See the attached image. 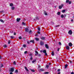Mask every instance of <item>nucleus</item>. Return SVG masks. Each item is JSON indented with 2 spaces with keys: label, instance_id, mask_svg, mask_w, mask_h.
I'll list each match as a JSON object with an SVG mask.
<instances>
[{
  "label": "nucleus",
  "instance_id": "43",
  "mask_svg": "<svg viewBox=\"0 0 74 74\" xmlns=\"http://www.w3.org/2000/svg\"><path fill=\"white\" fill-rule=\"evenodd\" d=\"M32 55H33V54L31 53L29 54V56H32Z\"/></svg>",
  "mask_w": 74,
  "mask_h": 74
},
{
  "label": "nucleus",
  "instance_id": "32",
  "mask_svg": "<svg viewBox=\"0 0 74 74\" xmlns=\"http://www.w3.org/2000/svg\"><path fill=\"white\" fill-rule=\"evenodd\" d=\"M3 12H4V11H0V13H3Z\"/></svg>",
  "mask_w": 74,
  "mask_h": 74
},
{
  "label": "nucleus",
  "instance_id": "31",
  "mask_svg": "<svg viewBox=\"0 0 74 74\" xmlns=\"http://www.w3.org/2000/svg\"><path fill=\"white\" fill-rule=\"evenodd\" d=\"M62 12H63V13H64V12L65 11V10H62Z\"/></svg>",
  "mask_w": 74,
  "mask_h": 74
},
{
  "label": "nucleus",
  "instance_id": "3",
  "mask_svg": "<svg viewBox=\"0 0 74 74\" xmlns=\"http://www.w3.org/2000/svg\"><path fill=\"white\" fill-rule=\"evenodd\" d=\"M72 33L73 32H72V31H71V30L69 31L68 32L69 34H70V35H71V34H72Z\"/></svg>",
  "mask_w": 74,
  "mask_h": 74
},
{
  "label": "nucleus",
  "instance_id": "44",
  "mask_svg": "<svg viewBox=\"0 0 74 74\" xmlns=\"http://www.w3.org/2000/svg\"><path fill=\"white\" fill-rule=\"evenodd\" d=\"M60 71V69H59L58 70V71L59 72Z\"/></svg>",
  "mask_w": 74,
  "mask_h": 74
},
{
  "label": "nucleus",
  "instance_id": "38",
  "mask_svg": "<svg viewBox=\"0 0 74 74\" xmlns=\"http://www.w3.org/2000/svg\"><path fill=\"white\" fill-rule=\"evenodd\" d=\"M10 38H14V36H10Z\"/></svg>",
  "mask_w": 74,
  "mask_h": 74
},
{
  "label": "nucleus",
  "instance_id": "55",
  "mask_svg": "<svg viewBox=\"0 0 74 74\" xmlns=\"http://www.w3.org/2000/svg\"><path fill=\"white\" fill-rule=\"evenodd\" d=\"M27 43L28 44H30V42H27Z\"/></svg>",
  "mask_w": 74,
  "mask_h": 74
},
{
  "label": "nucleus",
  "instance_id": "23",
  "mask_svg": "<svg viewBox=\"0 0 74 74\" xmlns=\"http://www.w3.org/2000/svg\"><path fill=\"white\" fill-rule=\"evenodd\" d=\"M13 64H14V65H16V62H15V61H14V62Z\"/></svg>",
  "mask_w": 74,
  "mask_h": 74
},
{
  "label": "nucleus",
  "instance_id": "37",
  "mask_svg": "<svg viewBox=\"0 0 74 74\" xmlns=\"http://www.w3.org/2000/svg\"><path fill=\"white\" fill-rule=\"evenodd\" d=\"M66 14H64V18H65V17H66Z\"/></svg>",
  "mask_w": 74,
  "mask_h": 74
},
{
  "label": "nucleus",
  "instance_id": "5",
  "mask_svg": "<svg viewBox=\"0 0 74 74\" xmlns=\"http://www.w3.org/2000/svg\"><path fill=\"white\" fill-rule=\"evenodd\" d=\"M72 45H73V44L71 42H70L69 43V46H70V47H72Z\"/></svg>",
  "mask_w": 74,
  "mask_h": 74
},
{
  "label": "nucleus",
  "instance_id": "18",
  "mask_svg": "<svg viewBox=\"0 0 74 74\" xmlns=\"http://www.w3.org/2000/svg\"><path fill=\"white\" fill-rule=\"evenodd\" d=\"M57 14L58 15H60V12H58Z\"/></svg>",
  "mask_w": 74,
  "mask_h": 74
},
{
  "label": "nucleus",
  "instance_id": "21",
  "mask_svg": "<svg viewBox=\"0 0 74 74\" xmlns=\"http://www.w3.org/2000/svg\"><path fill=\"white\" fill-rule=\"evenodd\" d=\"M46 67L47 68V69H48V67H49V65H46Z\"/></svg>",
  "mask_w": 74,
  "mask_h": 74
},
{
  "label": "nucleus",
  "instance_id": "2",
  "mask_svg": "<svg viewBox=\"0 0 74 74\" xmlns=\"http://www.w3.org/2000/svg\"><path fill=\"white\" fill-rule=\"evenodd\" d=\"M14 71V68H11L10 70V72H13Z\"/></svg>",
  "mask_w": 74,
  "mask_h": 74
},
{
  "label": "nucleus",
  "instance_id": "15",
  "mask_svg": "<svg viewBox=\"0 0 74 74\" xmlns=\"http://www.w3.org/2000/svg\"><path fill=\"white\" fill-rule=\"evenodd\" d=\"M25 68L26 71H29V70L28 69H27V68L26 67H25Z\"/></svg>",
  "mask_w": 74,
  "mask_h": 74
},
{
  "label": "nucleus",
  "instance_id": "52",
  "mask_svg": "<svg viewBox=\"0 0 74 74\" xmlns=\"http://www.w3.org/2000/svg\"><path fill=\"white\" fill-rule=\"evenodd\" d=\"M8 43L9 44L10 43V40H9L8 41Z\"/></svg>",
  "mask_w": 74,
  "mask_h": 74
},
{
  "label": "nucleus",
  "instance_id": "41",
  "mask_svg": "<svg viewBox=\"0 0 74 74\" xmlns=\"http://www.w3.org/2000/svg\"><path fill=\"white\" fill-rule=\"evenodd\" d=\"M27 53V51H25L24 52V53Z\"/></svg>",
  "mask_w": 74,
  "mask_h": 74
},
{
  "label": "nucleus",
  "instance_id": "26",
  "mask_svg": "<svg viewBox=\"0 0 74 74\" xmlns=\"http://www.w3.org/2000/svg\"><path fill=\"white\" fill-rule=\"evenodd\" d=\"M31 71L32 72H34L35 71V70L34 69H31Z\"/></svg>",
  "mask_w": 74,
  "mask_h": 74
},
{
  "label": "nucleus",
  "instance_id": "33",
  "mask_svg": "<svg viewBox=\"0 0 74 74\" xmlns=\"http://www.w3.org/2000/svg\"><path fill=\"white\" fill-rule=\"evenodd\" d=\"M38 31H40V28L39 27H38Z\"/></svg>",
  "mask_w": 74,
  "mask_h": 74
},
{
  "label": "nucleus",
  "instance_id": "42",
  "mask_svg": "<svg viewBox=\"0 0 74 74\" xmlns=\"http://www.w3.org/2000/svg\"><path fill=\"white\" fill-rule=\"evenodd\" d=\"M22 24L23 25H25V23H24V22H23Z\"/></svg>",
  "mask_w": 74,
  "mask_h": 74
},
{
  "label": "nucleus",
  "instance_id": "29",
  "mask_svg": "<svg viewBox=\"0 0 74 74\" xmlns=\"http://www.w3.org/2000/svg\"><path fill=\"white\" fill-rule=\"evenodd\" d=\"M69 2V0H66V3H68Z\"/></svg>",
  "mask_w": 74,
  "mask_h": 74
},
{
  "label": "nucleus",
  "instance_id": "45",
  "mask_svg": "<svg viewBox=\"0 0 74 74\" xmlns=\"http://www.w3.org/2000/svg\"><path fill=\"white\" fill-rule=\"evenodd\" d=\"M45 55H46V56H47V52L45 53Z\"/></svg>",
  "mask_w": 74,
  "mask_h": 74
},
{
  "label": "nucleus",
  "instance_id": "53",
  "mask_svg": "<svg viewBox=\"0 0 74 74\" xmlns=\"http://www.w3.org/2000/svg\"><path fill=\"white\" fill-rule=\"evenodd\" d=\"M32 33V31H31V30L29 32V33Z\"/></svg>",
  "mask_w": 74,
  "mask_h": 74
},
{
  "label": "nucleus",
  "instance_id": "13",
  "mask_svg": "<svg viewBox=\"0 0 74 74\" xmlns=\"http://www.w3.org/2000/svg\"><path fill=\"white\" fill-rule=\"evenodd\" d=\"M66 49H67V50H69V49L70 48V47L69 46H67L66 47Z\"/></svg>",
  "mask_w": 74,
  "mask_h": 74
},
{
  "label": "nucleus",
  "instance_id": "24",
  "mask_svg": "<svg viewBox=\"0 0 74 74\" xmlns=\"http://www.w3.org/2000/svg\"><path fill=\"white\" fill-rule=\"evenodd\" d=\"M3 47H4V48H6L7 47V45H5L3 46Z\"/></svg>",
  "mask_w": 74,
  "mask_h": 74
},
{
  "label": "nucleus",
  "instance_id": "7",
  "mask_svg": "<svg viewBox=\"0 0 74 74\" xmlns=\"http://www.w3.org/2000/svg\"><path fill=\"white\" fill-rule=\"evenodd\" d=\"M35 53H36L35 54V55H36V56H37V55L38 54V53L37 51H35Z\"/></svg>",
  "mask_w": 74,
  "mask_h": 74
},
{
  "label": "nucleus",
  "instance_id": "63",
  "mask_svg": "<svg viewBox=\"0 0 74 74\" xmlns=\"http://www.w3.org/2000/svg\"><path fill=\"white\" fill-rule=\"evenodd\" d=\"M61 73L60 72H59L58 73V74H60Z\"/></svg>",
  "mask_w": 74,
  "mask_h": 74
},
{
  "label": "nucleus",
  "instance_id": "14",
  "mask_svg": "<svg viewBox=\"0 0 74 74\" xmlns=\"http://www.w3.org/2000/svg\"><path fill=\"white\" fill-rule=\"evenodd\" d=\"M35 39L36 41H39V38H35Z\"/></svg>",
  "mask_w": 74,
  "mask_h": 74
},
{
  "label": "nucleus",
  "instance_id": "11",
  "mask_svg": "<svg viewBox=\"0 0 74 74\" xmlns=\"http://www.w3.org/2000/svg\"><path fill=\"white\" fill-rule=\"evenodd\" d=\"M39 70L40 71H44V70L42 69H40Z\"/></svg>",
  "mask_w": 74,
  "mask_h": 74
},
{
  "label": "nucleus",
  "instance_id": "22",
  "mask_svg": "<svg viewBox=\"0 0 74 74\" xmlns=\"http://www.w3.org/2000/svg\"><path fill=\"white\" fill-rule=\"evenodd\" d=\"M58 44L60 45H62V43L60 42H59L58 43Z\"/></svg>",
  "mask_w": 74,
  "mask_h": 74
},
{
  "label": "nucleus",
  "instance_id": "47",
  "mask_svg": "<svg viewBox=\"0 0 74 74\" xmlns=\"http://www.w3.org/2000/svg\"><path fill=\"white\" fill-rule=\"evenodd\" d=\"M23 47H26V45H23Z\"/></svg>",
  "mask_w": 74,
  "mask_h": 74
},
{
  "label": "nucleus",
  "instance_id": "1",
  "mask_svg": "<svg viewBox=\"0 0 74 74\" xmlns=\"http://www.w3.org/2000/svg\"><path fill=\"white\" fill-rule=\"evenodd\" d=\"M64 6V4H62L61 5L59 6L58 8L59 9H61L62 8V7H63Z\"/></svg>",
  "mask_w": 74,
  "mask_h": 74
},
{
  "label": "nucleus",
  "instance_id": "54",
  "mask_svg": "<svg viewBox=\"0 0 74 74\" xmlns=\"http://www.w3.org/2000/svg\"><path fill=\"white\" fill-rule=\"evenodd\" d=\"M69 62H70V63H72V62H73V61H69Z\"/></svg>",
  "mask_w": 74,
  "mask_h": 74
},
{
  "label": "nucleus",
  "instance_id": "20",
  "mask_svg": "<svg viewBox=\"0 0 74 74\" xmlns=\"http://www.w3.org/2000/svg\"><path fill=\"white\" fill-rule=\"evenodd\" d=\"M61 17L62 18H64V15H63V14H62V15H61Z\"/></svg>",
  "mask_w": 74,
  "mask_h": 74
},
{
  "label": "nucleus",
  "instance_id": "17",
  "mask_svg": "<svg viewBox=\"0 0 74 74\" xmlns=\"http://www.w3.org/2000/svg\"><path fill=\"white\" fill-rule=\"evenodd\" d=\"M30 42H32V43H34V40H31L30 41Z\"/></svg>",
  "mask_w": 74,
  "mask_h": 74
},
{
  "label": "nucleus",
  "instance_id": "36",
  "mask_svg": "<svg viewBox=\"0 0 74 74\" xmlns=\"http://www.w3.org/2000/svg\"><path fill=\"white\" fill-rule=\"evenodd\" d=\"M59 26H60V25H56L55 26V27H59Z\"/></svg>",
  "mask_w": 74,
  "mask_h": 74
},
{
  "label": "nucleus",
  "instance_id": "10",
  "mask_svg": "<svg viewBox=\"0 0 74 74\" xmlns=\"http://www.w3.org/2000/svg\"><path fill=\"white\" fill-rule=\"evenodd\" d=\"M40 44L41 45H44V42H41Z\"/></svg>",
  "mask_w": 74,
  "mask_h": 74
},
{
  "label": "nucleus",
  "instance_id": "25",
  "mask_svg": "<svg viewBox=\"0 0 74 74\" xmlns=\"http://www.w3.org/2000/svg\"><path fill=\"white\" fill-rule=\"evenodd\" d=\"M0 21H1V22H4V21H3V20L1 19H0Z\"/></svg>",
  "mask_w": 74,
  "mask_h": 74
},
{
  "label": "nucleus",
  "instance_id": "51",
  "mask_svg": "<svg viewBox=\"0 0 74 74\" xmlns=\"http://www.w3.org/2000/svg\"><path fill=\"white\" fill-rule=\"evenodd\" d=\"M14 35H16V33L15 32H14Z\"/></svg>",
  "mask_w": 74,
  "mask_h": 74
},
{
  "label": "nucleus",
  "instance_id": "35",
  "mask_svg": "<svg viewBox=\"0 0 74 74\" xmlns=\"http://www.w3.org/2000/svg\"><path fill=\"white\" fill-rule=\"evenodd\" d=\"M49 73H48V72H46L44 73V74H48Z\"/></svg>",
  "mask_w": 74,
  "mask_h": 74
},
{
  "label": "nucleus",
  "instance_id": "49",
  "mask_svg": "<svg viewBox=\"0 0 74 74\" xmlns=\"http://www.w3.org/2000/svg\"><path fill=\"white\" fill-rule=\"evenodd\" d=\"M60 49L59 48H58V51H59V50Z\"/></svg>",
  "mask_w": 74,
  "mask_h": 74
},
{
  "label": "nucleus",
  "instance_id": "60",
  "mask_svg": "<svg viewBox=\"0 0 74 74\" xmlns=\"http://www.w3.org/2000/svg\"><path fill=\"white\" fill-rule=\"evenodd\" d=\"M1 58H2L1 56H0V59H1Z\"/></svg>",
  "mask_w": 74,
  "mask_h": 74
},
{
  "label": "nucleus",
  "instance_id": "56",
  "mask_svg": "<svg viewBox=\"0 0 74 74\" xmlns=\"http://www.w3.org/2000/svg\"><path fill=\"white\" fill-rule=\"evenodd\" d=\"M71 74H74V72H72L71 73Z\"/></svg>",
  "mask_w": 74,
  "mask_h": 74
},
{
  "label": "nucleus",
  "instance_id": "6",
  "mask_svg": "<svg viewBox=\"0 0 74 74\" xmlns=\"http://www.w3.org/2000/svg\"><path fill=\"white\" fill-rule=\"evenodd\" d=\"M20 20H21V18H17V19H16V21L17 22H19Z\"/></svg>",
  "mask_w": 74,
  "mask_h": 74
},
{
  "label": "nucleus",
  "instance_id": "30",
  "mask_svg": "<svg viewBox=\"0 0 74 74\" xmlns=\"http://www.w3.org/2000/svg\"><path fill=\"white\" fill-rule=\"evenodd\" d=\"M44 14H45V15H47V12H44Z\"/></svg>",
  "mask_w": 74,
  "mask_h": 74
},
{
  "label": "nucleus",
  "instance_id": "4",
  "mask_svg": "<svg viewBox=\"0 0 74 74\" xmlns=\"http://www.w3.org/2000/svg\"><path fill=\"white\" fill-rule=\"evenodd\" d=\"M25 30L26 32H29V28H26L25 29Z\"/></svg>",
  "mask_w": 74,
  "mask_h": 74
},
{
  "label": "nucleus",
  "instance_id": "48",
  "mask_svg": "<svg viewBox=\"0 0 74 74\" xmlns=\"http://www.w3.org/2000/svg\"><path fill=\"white\" fill-rule=\"evenodd\" d=\"M37 33H38V34H40V32L39 31Z\"/></svg>",
  "mask_w": 74,
  "mask_h": 74
},
{
  "label": "nucleus",
  "instance_id": "12",
  "mask_svg": "<svg viewBox=\"0 0 74 74\" xmlns=\"http://www.w3.org/2000/svg\"><path fill=\"white\" fill-rule=\"evenodd\" d=\"M45 47L47 48V49H48L49 47H48V45L47 44H46L45 45Z\"/></svg>",
  "mask_w": 74,
  "mask_h": 74
},
{
  "label": "nucleus",
  "instance_id": "34",
  "mask_svg": "<svg viewBox=\"0 0 74 74\" xmlns=\"http://www.w3.org/2000/svg\"><path fill=\"white\" fill-rule=\"evenodd\" d=\"M67 65H66L65 66V69H66V68H67Z\"/></svg>",
  "mask_w": 74,
  "mask_h": 74
},
{
  "label": "nucleus",
  "instance_id": "57",
  "mask_svg": "<svg viewBox=\"0 0 74 74\" xmlns=\"http://www.w3.org/2000/svg\"><path fill=\"white\" fill-rule=\"evenodd\" d=\"M38 68H40V67H41V66H40V65H38Z\"/></svg>",
  "mask_w": 74,
  "mask_h": 74
},
{
  "label": "nucleus",
  "instance_id": "19",
  "mask_svg": "<svg viewBox=\"0 0 74 74\" xmlns=\"http://www.w3.org/2000/svg\"><path fill=\"white\" fill-rule=\"evenodd\" d=\"M10 5L11 7H12V6H13V4L12 3H10Z\"/></svg>",
  "mask_w": 74,
  "mask_h": 74
},
{
  "label": "nucleus",
  "instance_id": "59",
  "mask_svg": "<svg viewBox=\"0 0 74 74\" xmlns=\"http://www.w3.org/2000/svg\"><path fill=\"white\" fill-rule=\"evenodd\" d=\"M35 36H38V34H36L35 35Z\"/></svg>",
  "mask_w": 74,
  "mask_h": 74
},
{
  "label": "nucleus",
  "instance_id": "39",
  "mask_svg": "<svg viewBox=\"0 0 74 74\" xmlns=\"http://www.w3.org/2000/svg\"><path fill=\"white\" fill-rule=\"evenodd\" d=\"M18 38H19V39H22V37L21 36H19Z\"/></svg>",
  "mask_w": 74,
  "mask_h": 74
},
{
  "label": "nucleus",
  "instance_id": "64",
  "mask_svg": "<svg viewBox=\"0 0 74 74\" xmlns=\"http://www.w3.org/2000/svg\"><path fill=\"white\" fill-rule=\"evenodd\" d=\"M49 65H51V63H49Z\"/></svg>",
  "mask_w": 74,
  "mask_h": 74
},
{
  "label": "nucleus",
  "instance_id": "61",
  "mask_svg": "<svg viewBox=\"0 0 74 74\" xmlns=\"http://www.w3.org/2000/svg\"><path fill=\"white\" fill-rule=\"evenodd\" d=\"M40 52H42V51L40 50Z\"/></svg>",
  "mask_w": 74,
  "mask_h": 74
},
{
  "label": "nucleus",
  "instance_id": "58",
  "mask_svg": "<svg viewBox=\"0 0 74 74\" xmlns=\"http://www.w3.org/2000/svg\"><path fill=\"white\" fill-rule=\"evenodd\" d=\"M71 21V22H73V19H72Z\"/></svg>",
  "mask_w": 74,
  "mask_h": 74
},
{
  "label": "nucleus",
  "instance_id": "46",
  "mask_svg": "<svg viewBox=\"0 0 74 74\" xmlns=\"http://www.w3.org/2000/svg\"><path fill=\"white\" fill-rule=\"evenodd\" d=\"M18 70H16L15 71V73H18Z\"/></svg>",
  "mask_w": 74,
  "mask_h": 74
},
{
  "label": "nucleus",
  "instance_id": "8",
  "mask_svg": "<svg viewBox=\"0 0 74 74\" xmlns=\"http://www.w3.org/2000/svg\"><path fill=\"white\" fill-rule=\"evenodd\" d=\"M51 55L52 56H54V55H55V53H54V51H52V52H51Z\"/></svg>",
  "mask_w": 74,
  "mask_h": 74
},
{
  "label": "nucleus",
  "instance_id": "50",
  "mask_svg": "<svg viewBox=\"0 0 74 74\" xmlns=\"http://www.w3.org/2000/svg\"><path fill=\"white\" fill-rule=\"evenodd\" d=\"M32 59H33V57H31L30 58V59L31 60H32Z\"/></svg>",
  "mask_w": 74,
  "mask_h": 74
},
{
  "label": "nucleus",
  "instance_id": "16",
  "mask_svg": "<svg viewBox=\"0 0 74 74\" xmlns=\"http://www.w3.org/2000/svg\"><path fill=\"white\" fill-rule=\"evenodd\" d=\"M43 53H46V52H47V51H46V50H44L43 51Z\"/></svg>",
  "mask_w": 74,
  "mask_h": 74
},
{
  "label": "nucleus",
  "instance_id": "40",
  "mask_svg": "<svg viewBox=\"0 0 74 74\" xmlns=\"http://www.w3.org/2000/svg\"><path fill=\"white\" fill-rule=\"evenodd\" d=\"M71 1H69V4H71Z\"/></svg>",
  "mask_w": 74,
  "mask_h": 74
},
{
  "label": "nucleus",
  "instance_id": "9",
  "mask_svg": "<svg viewBox=\"0 0 74 74\" xmlns=\"http://www.w3.org/2000/svg\"><path fill=\"white\" fill-rule=\"evenodd\" d=\"M45 37H41V40H45Z\"/></svg>",
  "mask_w": 74,
  "mask_h": 74
},
{
  "label": "nucleus",
  "instance_id": "27",
  "mask_svg": "<svg viewBox=\"0 0 74 74\" xmlns=\"http://www.w3.org/2000/svg\"><path fill=\"white\" fill-rule=\"evenodd\" d=\"M36 62V60H34L32 61V63H34V62Z\"/></svg>",
  "mask_w": 74,
  "mask_h": 74
},
{
  "label": "nucleus",
  "instance_id": "62",
  "mask_svg": "<svg viewBox=\"0 0 74 74\" xmlns=\"http://www.w3.org/2000/svg\"><path fill=\"white\" fill-rule=\"evenodd\" d=\"M10 74H12V73L11 72L10 73Z\"/></svg>",
  "mask_w": 74,
  "mask_h": 74
},
{
  "label": "nucleus",
  "instance_id": "28",
  "mask_svg": "<svg viewBox=\"0 0 74 74\" xmlns=\"http://www.w3.org/2000/svg\"><path fill=\"white\" fill-rule=\"evenodd\" d=\"M11 8L13 10H14V9H15V8H14V7H12Z\"/></svg>",
  "mask_w": 74,
  "mask_h": 74
}]
</instances>
